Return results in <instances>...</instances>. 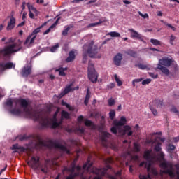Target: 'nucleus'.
<instances>
[{
    "label": "nucleus",
    "instance_id": "obj_30",
    "mask_svg": "<svg viewBox=\"0 0 179 179\" xmlns=\"http://www.w3.org/2000/svg\"><path fill=\"white\" fill-rule=\"evenodd\" d=\"M62 117L65 118L66 120H69L71 118V115H69V113L62 110Z\"/></svg>",
    "mask_w": 179,
    "mask_h": 179
},
{
    "label": "nucleus",
    "instance_id": "obj_61",
    "mask_svg": "<svg viewBox=\"0 0 179 179\" xmlns=\"http://www.w3.org/2000/svg\"><path fill=\"white\" fill-rule=\"evenodd\" d=\"M62 105L64 106L67 108H71V106L69 104H68V103L64 102V101H62Z\"/></svg>",
    "mask_w": 179,
    "mask_h": 179
},
{
    "label": "nucleus",
    "instance_id": "obj_13",
    "mask_svg": "<svg viewBox=\"0 0 179 179\" xmlns=\"http://www.w3.org/2000/svg\"><path fill=\"white\" fill-rule=\"evenodd\" d=\"M133 134L134 131L129 125L124 126L123 129L122 130V136H125V135H127V136H132Z\"/></svg>",
    "mask_w": 179,
    "mask_h": 179
},
{
    "label": "nucleus",
    "instance_id": "obj_59",
    "mask_svg": "<svg viewBox=\"0 0 179 179\" xmlns=\"http://www.w3.org/2000/svg\"><path fill=\"white\" fill-rule=\"evenodd\" d=\"M36 139H38V141L40 145H44V141H43L41 140V138L40 137V136L37 135V136H36Z\"/></svg>",
    "mask_w": 179,
    "mask_h": 179
},
{
    "label": "nucleus",
    "instance_id": "obj_29",
    "mask_svg": "<svg viewBox=\"0 0 179 179\" xmlns=\"http://www.w3.org/2000/svg\"><path fill=\"white\" fill-rule=\"evenodd\" d=\"M161 22H162V23H163V24H164V26H167V27H169V29L173 30V31H176L177 30V29L176 27H173V25H171V24L166 22V21L161 20Z\"/></svg>",
    "mask_w": 179,
    "mask_h": 179
},
{
    "label": "nucleus",
    "instance_id": "obj_44",
    "mask_svg": "<svg viewBox=\"0 0 179 179\" xmlns=\"http://www.w3.org/2000/svg\"><path fill=\"white\" fill-rule=\"evenodd\" d=\"M150 82H152V79L150 78H147L145 80H143L141 83V85H143V86H145V85H149V83H150Z\"/></svg>",
    "mask_w": 179,
    "mask_h": 179
},
{
    "label": "nucleus",
    "instance_id": "obj_47",
    "mask_svg": "<svg viewBox=\"0 0 179 179\" xmlns=\"http://www.w3.org/2000/svg\"><path fill=\"white\" fill-rule=\"evenodd\" d=\"M85 127H92V125H93V122H92V120L87 119L85 120Z\"/></svg>",
    "mask_w": 179,
    "mask_h": 179
},
{
    "label": "nucleus",
    "instance_id": "obj_56",
    "mask_svg": "<svg viewBox=\"0 0 179 179\" xmlns=\"http://www.w3.org/2000/svg\"><path fill=\"white\" fill-rule=\"evenodd\" d=\"M134 149L135 152H141V148H139V145L136 143H134Z\"/></svg>",
    "mask_w": 179,
    "mask_h": 179
},
{
    "label": "nucleus",
    "instance_id": "obj_62",
    "mask_svg": "<svg viewBox=\"0 0 179 179\" xmlns=\"http://www.w3.org/2000/svg\"><path fill=\"white\" fill-rule=\"evenodd\" d=\"M114 87H115V84L110 83L108 85V89H114Z\"/></svg>",
    "mask_w": 179,
    "mask_h": 179
},
{
    "label": "nucleus",
    "instance_id": "obj_51",
    "mask_svg": "<svg viewBox=\"0 0 179 179\" xmlns=\"http://www.w3.org/2000/svg\"><path fill=\"white\" fill-rule=\"evenodd\" d=\"M6 106H8V107H13V101H12V99H8L7 100V101L6 102Z\"/></svg>",
    "mask_w": 179,
    "mask_h": 179
},
{
    "label": "nucleus",
    "instance_id": "obj_38",
    "mask_svg": "<svg viewBox=\"0 0 179 179\" xmlns=\"http://www.w3.org/2000/svg\"><path fill=\"white\" fill-rule=\"evenodd\" d=\"M71 30V27L69 26L65 27V29L62 31V36H68V31Z\"/></svg>",
    "mask_w": 179,
    "mask_h": 179
},
{
    "label": "nucleus",
    "instance_id": "obj_64",
    "mask_svg": "<svg viewBox=\"0 0 179 179\" xmlns=\"http://www.w3.org/2000/svg\"><path fill=\"white\" fill-rule=\"evenodd\" d=\"M77 121L78 122H82V121H83V115L78 116V117L77 118Z\"/></svg>",
    "mask_w": 179,
    "mask_h": 179
},
{
    "label": "nucleus",
    "instance_id": "obj_32",
    "mask_svg": "<svg viewBox=\"0 0 179 179\" xmlns=\"http://www.w3.org/2000/svg\"><path fill=\"white\" fill-rule=\"evenodd\" d=\"M150 43H151L153 45H162V42H160V41H159V40H157V39L151 38V39H150Z\"/></svg>",
    "mask_w": 179,
    "mask_h": 179
},
{
    "label": "nucleus",
    "instance_id": "obj_53",
    "mask_svg": "<svg viewBox=\"0 0 179 179\" xmlns=\"http://www.w3.org/2000/svg\"><path fill=\"white\" fill-rule=\"evenodd\" d=\"M149 76L152 78L153 79H157L159 75H157V73H149Z\"/></svg>",
    "mask_w": 179,
    "mask_h": 179
},
{
    "label": "nucleus",
    "instance_id": "obj_35",
    "mask_svg": "<svg viewBox=\"0 0 179 179\" xmlns=\"http://www.w3.org/2000/svg\"><path fill=\"white\" fill-rule=\"evenodd\" d=\"M168 152H169V153H173V152H174V150L176 149V146L173 144H169L168 145Z\"/></svg>",
    "mask_w": 179,
    "mask_h": 179
},
{
    "label": "nucleus",
    "instance_id": "obj_36",
    "mask_svg": "<svg viewBox=\"0 0 179 179\" xmlns=\"http://www.w3.org/2000/svg\"><path fill=\"white\" fill-rule=\"evenodd\" d=\"M154 149L155 152H160L162 150V143H157Z\"/></svg>",
    "mask_w": 179,
    "mask_h": 179
},
{
    "label": "nucleus",
    "instance_id": "obj_5",
    "mask_svg": "<svg viewBox=\"0 0 179 179\" xmlns=\"http://www.w3.org/2000/svg\"><path fill=\"white\" fill-rule=\"evenodd\" d=\"M143 166L147 169L148 174V176L140 174L139 175L140 179H152L150 174H152V176H157L159 174V173L157 172V170L155 168L152 167V163L145 162V161H143L140 163L139 167H143Z\"/></svg>",
    "mask_w": 179,
    "mask_h": 179
},
{
    "label": "nucleus",
    "instance_id": "obj_43",
    "mask_svg": "<svg viewBox=\"0 0 179 179\" xmlns=\"http://www.w3.org/2000/svg\"><path fill=\"white\" fill-rule=\"evenodd\" d=\"M115 117V110H110L109 113V117L110 118V120H114Z\"/></svg>",
    "mask_w": 179,
    "mask_h": 179
},
{
    "label": "nucleus",
    "instance_id": "obj_54",
    "mask_svg": "<svg viewBox=\"0 0 179 179\" xmlns=\"http://www.w3.org/2000/svg\"><path fill=\"white\" fill-rule=\"evenodd\" d=\"M58 22H59V17L50 26V29H55V27H57V24H58Z\"/></svg>",
    "mask_w": 179,
    "mask_h": 179
},
{
    "label": "nucleus",
    "instance_id": "obj_1",
    "mask_svg": "<svg viewBox=\"0 0 179 179\" xmlns=\"http://www.w3.org/2000/svg\"><path fill=\"white\" fill-rule=\"evenodd\" d=\"M16 103H19L21 107L24 108L25 115L28 118H31L34 121H38L39 122V125H41L42 129H43V128H50L51 127V121H50L48 117L37 110H31L30 108H27L29 107V102L27 100L20 99L16 101Z\"/></svg>",
    "mask_w": 179,
    "mask_h": 179
},
{
    "label": "nucleus",
    "instance_id": "obj_33",
    "mask_svg": "<svg viewBox=\"0 0 179 179\" xmlns=\"http://www.w3.org/2000/svg\"><path fill=\"white\" fill-rule=\"evenodd\" d=\"M61 124H62V120H60L59 122L57 120H54L52 124V128H58Z\"/></svg>",
    "mask_w": 179,
    "mask_h": 179
},
{
    "label": "nucleus",
    "instance_id": "obj_63",
    "mask_svg": "<svg viewBox=\"0 0 179 179\" xmlns=\"http://www.w3.org/2000/svg\"><path fill=\"white\" fill-rule=\"evenodd\" d=\"M53 28H51V27H50L45 31L43 32V35L45 36V34H48V33H50L51 31V30H52Z\"/></svg>",
    "mask_w": 179,
    "mask_h": 179
},
{
    "label": "nucleus",
    "instance_id": "obj_8",
    "mask_svg": "<svg viewBox=\"0 0 179 179\" xmlns=\"http://www.w3.org/2000/svg\"><path fill=\"white\" fill-rule=\"evenodd\" d=\"M50 148H55V149H59L62 152L71 155V151L66 148V146L61 145L57 141L50 140L48 142Z\"/></svg>",
    "mask_w": 179,
    "mask_h": 179
},
{
    "label": "nucleus",
    "instance_id": "obj_46",
    "mask_svg": "<svg viewBox=\"0 0 179 179\" xmlns=\"http://www.w3.org/2000/svg\"><path fill=\"white\" fill-rule=\"evenodd\" d=\"M57 48H59V44H58V43H57L56 45H55L54 46H52L50 48L51 52H55V51H57Z\"/></svg>",
    "mask_w": 179,
    "mask_h": 179
},
{
    "label": "nucleus",
    "instance_id": "obj_34",
    "mask_svg": "<svg viewBox=\"0 0 179 179\" xmlns=\"http://www.w3.org/2000/svg\"><path fill=\"white\" fill-rule=\"evenodd\" d=\"M110 37H121V34L117 31H112L108 34Z\"/></svg>",
    "mask_w": 179,
    "mask_h": 179
},
{
    "label": "nucleus",
    "instance_id": "obj_15",
    "mask_svg": "<svg viewBox=\"0 0 179 179\" xmlns=\"http://www.w3.org/2000/svg\"><path fill=\"white\" fill-rule=\"evenodd\" d=\"M125 124H127V118L124 116H122L119 121L115 120L113 122V125H115V127H117V128H120V127H124Z\"/></svg>",
    "mask_w": 179,
    "mask_h": 179
},
{
    "label": "nucleus",
    "instance_id": "obj_31",
    "mask_svg": "<svg viewBox=\"0 0 179 179\" xmlns=\"http://www.w3.org/2000/svg\"><path fill=\"white\" fill-rule=\"evenodd\" d=\"M56 72H59V76H66V73L64 71V67H60L56 70Z\"/></svg>",
    "mask_w": 179,
    "mask_h": 179
},
{
    "label": "nucleus",
    "instance_id": "obj_9",
    "mask_svg": "<svg viewBox=\"0 0 179 179\" xmlns=\"http://www.w3.org/2000/svg\"><path fill=\"white\" fill-rule=\"evenodd\" d=\"M27 164L31 169H34V170H38L41 164L40 163V157L38 155L32 156L31 159L27 162Z\"/></svg>",
    "mask_w": 179,
    "mask_h": 179
},
{
    "label": "nucleus",
    "instance_id": "obj_41",
    "mask_svg": "<svg viewBox=\"0 0 179 179\" xmlns=\"http://www.w3.org/2000/svg\"><path fill=\"white\" fill-rule=\"evenodd\" d=\"M135 66L138 67V68H139V69H142V70L146 69L148 68L147 65H145L143 64H135Z\"/></svg>",
    "mask_w": 179,
    "mask_h": 179
},
{
    "label": "nucleus",
    "instance_id": "obj_18",
    "mask_svg": "<svg viewBox=\"0 0 179 179\" xmlns=\"http://www.w3.org/2000/svg\"><path fill=\"white\" fill-rule=\"evenodd\" d=\"M115 65L116 66H121V62L122 61V54L121 53H117L113 59Z\"/></svg>",
    "mask_w": 179,
    "mask_h": 179
},
{
    "label": "nucleus",
    "instance_id": "obj_28",
    "mask_svg": "<svg viewBox=\"0 0 179 179\" xmlns=\"http://www.w3.org/2000/svg\"><path fill=\"white\" fill-rule=\"evenodd\" d=\"M104 22H106V20H99V22H94V23H90L87 27H96V26H99V24H101V23H104Z\"/></svg>",
    "mask_w": 179,
    "mask_h": 179
},
{
    "label": "nucleus",
    "instance_id": "obj_49",
    "mask_svg": "<svg viewBox=\"0 0 179 179\" xmlns=\"http://www.w3.org/2000/svg\"><path fill=\"white\" fill-rule=\"evenodd\" d=\"M117 128H118V127L115 125L111 127L110 131H111L112 134L117 135Z\"/></svg>",
    "mask_w": 179,
    "mask_h": 179
},
{
    "label": "nucleus",
    "instance_id": "obj_11",
    "mask_svg": "<svg viewBox=\"0 0 179 179\" xmlns=\"http://www.w3.org/2000/svg\"><path fill=\"white\" fill-rule=\"evenodd\" d=\"M143 158L145 160H147V162H145V163H151L153 162V159H155V157L152 155V150H147L144 152Z\"/></svg>",
    "mask_w": 179,
    "mask_h": 179
},
{
    "label": "nucleus",
    "instance_id": "obj_14",
    "mask_svg": "<svg viewBox=\"0 0 179 179\" xmlns=\"http://www.w3.org/2000/svg\"><path fill=\"white\" fill-rule=\"evenodd\" d=\"M15 26H16V19L15 18V17H13V15H12L10 17V21L8 23L6 30L8 31H9L10 30H13V29H15Z\"/></svg>",
    "mask_w": 179,
    "mask_h": 179
},
{
    "label": "nucleus",
    "instance_id": "obj_40",
    "mask_svg": "<svg viewBox=\"0 0 179 179\" xmlns=\"http://www.w3.org/2000/svg\"><path fill=\"white\" fill-rule=\"evenodd\" d=\"M115 80L117 83V86H122V81L118 78V76L117 74L115 75Z\"/></svg>",
    "mask_w": 179,
    "mask_h": 179
},
{
    "label": "nucleus",
    "instance_id": "obj_23",
    "mask_svg": "<svg viewBox=\"0 0 179 179\" xmlns=\"http://www.w3.org/2000/svg\"><path fill=\"white\" fill-rule=\"evenodd\" d=\"M129 31H130L131 33V38H138L141 35V34L138 33V31H136L132 29H129Z\"/></svg>",
    "mask_w": 179,
    "mask_h": 179
},
{
    "label": "nucleus",
    "instance_id": "obj_50",
    "mask_svg": "<svg viewBox=\"0 0 179 179\" xmlns=\"http://www.w3.org/2000/svg\"><path fill=\"white\" fill-rule=\"evenodd\" d=\"M143 80V78H138V79H134L132 81V85H133V87H135V83H139V82H142Z\"/></svg>",
    "mask_w": 179,
    "mask_h": 179
},
{
    "label": "nucleus",
    "instance_id": "obj_21",
    "mask_svg": "<svg viewBox=\"0 0 179 179\" xmlns=\"http://www.w3.org/2000/svg\"><path fill=\"white\" fill-rule=\"evenodd\" d=\"M173 71L170 72L169 75H171L172 78H176L177 75L178 74V66L177 65V63L173 64L172 66Z\"/></svg>",
    "mask_w": 179,
    "mask_h": 179
},
{
    "label": "nucleus",
    "instance_id": "obj_48",
    "mask_svg": "<svg viewBox=\"0 0 179 179\" xmlns=\"http://www.w3.org/2000/svg\"><path fill=\"white\" fill-rule=\"evenodd\" d=\"M150 110L152 113L153 115L155 116L157 115V110L155 109V108H153V106L150 105Z\"/></svg>",
    "mask_w": 179,
    "mask_h": 179
},
{
    "label": "nucleus",
    "instance_id": "obj_37",
    "mask_svg": "<svg viewBox=\"0 0 179 179\" xmlns=\"http://www.w3.org/2000/svg\"><path fill=\"white\" fill-rule=\"evenodd\" d=\"M108 104L109 107H113V106L115 105V99L110 98L108 100Z\"/></svg>",
    "mask_w": 179,
    "mask_h": 179
},
{
    "label": "nucleus",
    "instance_id": "obj_16",
    "mask_svg": "<svg viewBox=\"0 0 179 179\" xmlns=\"http://www.w3.org/2000/svg\"><path fill=\"white\" fill-rule=\"evenodd\" d=\"M13 68H15V66H13V63L12 62H7L6 64L5 62L0 63L1 71H5L6 69H12Z\"/></svg>",
    "mask_w": 179,
    "mask_h": 179
},
{
    "label": "nucleus",
    "instance_id": "obj_24",
    "mask_svg": "<svg viewBox=\"0 0 179 179\" xmlns=\"http://www.w3.org/2000/svg\"><path fill=\"white\" fill-rule=\"evenodd\" d=\"M89 100H90V90L87 89V94L84 101V104L85 106H87L89 104Z\"/></svg>",
    "mask_w": 179,
    "mask_h": 179
},
{
    "label": "nucleus",
    "instance_id": "obj_60",
    "mask_svg": "<svg viewBox=\"0 0 179 179\" xmlns=\"http://www.w3.org/2000/svg\"><path fill=\"white\" fill-rule=\"evenodd\" d=\"M29 16L31 19H34V14L30 10V7H29Z\"/></svg>",
    "mask_w": 179,
    "mask_h": 179
},
{
    "label": "nucleus",
    "instance_id": "obj_12",
    "mask_svg": "<svg viewBox=\"0 0 179 179\" xmlns=\"http://www.w3.org/2000/svg\"><path fill=\"white\" fill-rule=\"evenodd\" d=\"M73 90H75V88L72 87V84H70V85L66 86L64 90L63 91H62V92L59 94V96H58L59 99H62V97H64V96H65L66 94H68V93H69L71 92H73Z\"/></svg>",
    "mask_w": 179,
    "mask_h": 179
},
{
    "label": "nucleus",
    "instance_id": "obj_6",
    "mask_svg": "<svg viewBox=\"0 0 179 179\" xmlns=\"http://www.w3.org/2000/svg\"><path fill=\"white\" fill-rule=\"evenodd\" d=\"M88 79L92 83H97V79H99V73L96 71L94 69V64L92 62H89L88 63V70H87Z\"/></svg>",
    "mask_w": 179,
    "mask_h": 179
},
{
    "label": "nucleus",
    "instance_id": "obj_4",
    "mask_svg": "<svg viewBox=\"0 0 179 179\" xmlns=\"http://www.w3.org/2000/svg\"><path fill=\"white\" fill-rule=\"evenodd\" d=\"M83 49L87 51L90 58H101V54L100 52V48L97 45H94V41H90L83 45Z\"/></svg>",
    "mask_w": 179,
    "mask_h": 179
},
{
    "label": "nucleus",
    "instance_id": "obj_22",
    "mask_svg": "<svg viewBox=\"0 0 179 179\" xmlns=\"http://www.w3.org/2000/svg\"><path fill=\"white\" fill-rule=\"evenodd\" d=\"M12 150H20V152H27V148L19 145V144H14L11 148Z\"/></svg>",
    "mask_w": 179,
    "mask_h": 179
},
{
    "label": "nucleus",
    "instance_id": "obj_42",
    "mask_svg": "<svg viewBox=\"0 0 179 179\" xmlns=\"http://www.w3.org/2000/svg\"><path fill=\"white\" fill-rule=\"evenodd\" d=\"M92 166H93V164H89V163H87V164H85L83 166V169L84 170H85V169H87V170H90V169H92Z\"/></svg>",
    "mask_w": 179,
    "mask_h": 179
},
{
    "label": "nucleus",
    "instance_id": "obj_39",
    "mask_svg": "<svg viewBox=\"0 0 179 179\" xmlns=\"http://www.w3.org/2000/svg\"><path fill=\"white\" fill-rule=\"evenodd\" d=\"M111 136V134L108 132H103V136H102V141L103 142H106V138H110Z\"/></svg>",
    "mask_w": 179,
    "mask_h": 179
},
{
    "label": "nucleus",
    "instance_id": "obj_55",
    "mask_svg": "<svg viewBox=\"0 0 179 179\" xmlns=\"http://www.w3.org/2000/svg\"><path fill=\"white\" fill-rule=\"evenodd\" d=\"M175 167H176V176H177V178L178 179H179V164H176L175 165Z\"/></svg>",
    "mask_w": 179,
    "mask_h": 179
},
{
    "label": "nucleus",
    "instance_id": "obj_58",
    "mask_svg": "<svg viewBox=\"0 0 179 179\" xmlns=\"http://www.w3.org/2000/svg\"><path fill=\"white\" fill-rule=\"evenodd\" d=\"M70 176L72 177L73 179H75L76 177H78L79 173L78 172H74L73 173L69 174Z\"/></svg>",
    "mask_w": 179,
    "mask_h": 179
},
{
    "label": "nucleus",
    "instance_id": "obj_27",
    "mask_svg": "<svg viewBox=\"0 0 179 179\" xmlns=\"http://www.w3.org/2000/svg\"><path fill=\"white\" fill-rule=\"evenodd\" d=\"M154 105L155 106V107L159 108H162L163 107V101L159 100V99H155L154 101Z\"/></svg>",
    "mask_w": 179,
    "mask_h": 179
},
{
    "label": "nucleus",
    "instance_id": "obj_25",
    "mask_svg": "<svg viewBox=\"0 0 179 179\" xmlns=\"http://www.w3.org/2000/svg\"><path fill=\"white\" fill-rule=\"evenodd\" d=\"M124 54H127V55H130V57H132L133 58H136V55H137L136 52L132 50H128L127 51H125Z\"/></svg>",
    "mask_w": 179,
    "mask_h": 179
},
{
    "label": "nucleus",
    "instance_id": "obj_10",
    "mask_svg": "<svg viewBox=\"0 0 179 179\" xmlns=\"http://www.w3.org/2000/svg\"><path fill=\"white\" fill-rule=\"evenodd\" d=\"M174 64H177L174 59H170L169 57H162L159 60L158 65H161L162 66H166V68H169V66H171V65L173 66Z\"/></svg>",
    "mask_w": 179,
    "mask_h": 179
},
{
    "label": "nucleus",
    "instance_id": "obj_45",
    "mask_svg": "<svg viewBox=\"0 0 179 179\" xmlns=\"http://www.w3.org/2000/svg\"><path fill=\"white\" fill-rule=\"evenodd\" d=\"M176 41V36L174 35H171L169 43L171 45H174V41Z\"/></svg>",
    "mask_w": 179,
    "mask_h": 179
},
{
    "label": "nucleus",
    "instance_id": "obj_2",
    "mask_svg": "<svg viewBox=\"0 0 179 179\" xmlns=\"http://www.w3.org/2000/svg\"><path fill=\"white\" fill-rule=\"evenodd\" d=\"M8 43H12L5 46L3 49L0 50L1 55L8 59L12 57V54L19 52V51L23 50L22 41L20 40H18V43H15V39H13V38H10L8 39Z\"/></svg>",
    "mask_w": 179,
    "mask_h": 179
},
{
    "label": "nucleus",
    "instance_id": "obj_20",
    "mask_svg": "<svg viewBox=\"0 0 179 179\" xmlns=\"http://www.w3.org/2000/svg\"><path fill=\"white\" fill-rule=\"evenodd\" d=\"M76 58V55H75V51L71 50L69 52V57L66 59V62H73Z\"/></svg>",
    "mask_w": 179,
    "mask_h": 179
},
{
    "label": "nucleus",
    "instance_id": "obj_17",
    "mask_svg": "<svg viewBox=\"0 0 179 179\" xmlns=\"http://www.w3.org/2000/svg\"><path fill=\"white\" fill-rule=\"evenodd\" d=\"M30 73H31V66H24L21 71V75L23 78H27Z\"/></svg>",
    "mask_w": 179,
    "mask_h": 179
},
{
    "label": "nucleus",
    "instance_id": "obj_7",
    "mask_svg": "<svg viewBox=\"0 0 179 179\" xmlns=\"http://www.w3.org/2000/svg\"><path fill=\"white\" fill-rule=\"evenodd\" d=\"M43 25L40 26L39 27L35 29L32 33L29 35L24 42V45H27V44H33L34 43V40H36V37H37V34L40 33L41 29H43Z\"/></svg>",
    "mask_w": 179,
    "mask_h": 179
},
{
    "label": "nucleus",
    "instance_id": "obj_52",
    "mask_svg": "<svg viewBox=\"0 0 179 179\" xmlns=\"http://www.w3.org/2000/svg\"><path fill=\"white\" fill-rule=\"evenodd\" d=\"M75 169H76V166H75V164H73L71 169H66V171H69L72 174V173H75Z\"/></svg>",
    "mask_w": 179,
    "mask_h": 179
},
{
    "label": "nucleus",
    "instance_id": "obj_57",
    "mask_svg": "<svg viewBox=\"0 0 179 179\" xmlns=\"http://www.w3.org/2000/svg\"><path fill=\"white\" fill-rule=\"evenodd\" d=\"M138 15H140L141 17H143V19H148L149 17V15H148V13L142 14V13L138 12Z\"/></svg>",
    "mask_w": 179,
    "mask_h": 179
},
{
    "label": "nucleus",
    "instance_id": "obj_3",
    "mask_svg": "<svg viewBox=\"0 0 179 179\" xmlns=\"http://www.w3.org/2000/svg\"><path fill=\"white\" fill-rule=\"evenodd\" d=\"M159 157L161 158L159 160V167L162 169V170L160 171V173L168 174L171 178H174V177H176V173H174L173 164L170 162H167L166 159H164V153L160 152Z\"/></svg>",
    "mask_w": 179,
    "mask_h": 179
},
{
    "label": "nucleus",
    "instance_id": "obj_26",
    "mask_svg": "<svg viewBox=\"0 0 179 179\" xmlns=\"http://www.w3.org/2000/svg\"><path fill=\"white\" fill-rule=\"evenodd\" d=\"M10 113L13 115H20L22 114V110L19 108H14L10 110Z\"/></svg>",
    "mask_w": 179,
    "mask_h": 179
},
{
    "label": "nucleus",
    "instance_id": "obj_19",
    "mask_svg": "<svg viewBox=\"0 0 179 179\" xmlns=\"http://www.w3.org/2000/svg\"><path fill=\"white\" fill-rule=\"evenodd\" d=\"M157 69H159V71H161V72L163 73V75H165V76H169V75H170V70H169L166 66L157 64Z\"/></svg>",
    "mask_w": 179,
    "mask_h": 179
}]
</instances>
